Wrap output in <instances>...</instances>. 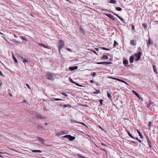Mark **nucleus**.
Segmentation results:
<instances>
[{"label": "nucleus", "instance_id": "61", "mask_svg": "<svg viewBox=\"0 0 158 158\" xmlns=\"http://www.w3.org/2000/svg\"><path fill=\"white\" fill-rule=\"evenodd\" d=\"M45 125H48V123H45Z\"/></svg>", "mask_w": 158, "mask_h": 158}, {"label": "nucleus", "instance_id": "1", "mask_svg": "<svg viewBox=\"0 0 158 158\" xmlns=\"http://www.w3.org/2000/svg\"><path fill=\"white\" fill-rule=\"evenodd\" d=\"M57 45L59 51L60 52V49L63 48L64 45V42L62 40H60Z\"/></svg>", "mask_w": 158, "mask_h": 158}, {"label": "nucleus", "instance_id": "15", "mask_svg": "<svg viewBox=\"0 0 158 158\" xmlns=\"http://www.w3.org/2000/svg\"><path fill=\"white\" fill-rule=\"evenodd\" d=\"M38 140L39 141L43 143H44V139L43 138H41L40 137H38Z\"/></svg>", "mask_w": 158, "mask_h": 158}, {"label": "nucleus", "instance_id": "33", "mask_svg": "<svg viewBox=\"0 0 158 158\" xmlns=\"http://www.w3.org/2000/svg\"><path fill=\"white\" fill-rule=\"evenodd\" d=\"M13 59H14V60L16 62V63H17L18 62V61L17 60V59H16V58L13 55Z\"/></svg>", "mask_w": 158, "mask_h": 158}, {"label": "nucleus", "instance_id": "9", "mask_svg": "<svg viewBox=\"0 0 158 158\" xmlns=\"http://www.w3.org/2000/svg\"><path fill=\"white\" fill-rule=\"evenodd\" d=\"M132 92L139 99H140V97L139 96V95L134 90H132Z\"/></svg>", "mask_w": 158, "mask_h": 158}, {"label": "nucleus", "instance_id": "29", "mask_svg": "<svg viewBox=\"0 0 158 158\" xmlns=\"http://www.w3.org/2000/svg\"><path fill=\"white\" fill-rule=\"evenodd\" d=\"M63 107L64 108H66L67 107H71V106L69 104H67V105H64L63 106Z\"/></svg>", "mask_w": 158, "mask_h": 158}, {"label": "nucleus", "instance_id": "40", "mask_svg": "<svg viewBox=\"0 0 158 158\" xmlns=\"http://www.w3.org/2000/svg\"><path fill=\"white\" fill-rule=\"evenodd\" d=\"M61 94L62 95H64V96H65L66 97H67L68 96V95L66 94L65 93H61Z\"/></svg>", "mask_w": 158, "mask_h": 158}, {"label": "nucleus", "instance_id": "4", "mask_svg": "<svg viewBox=\"0 0 158 158\" xmlns=\"http://www.w3.org/2000/svg\"><path fill=\"white\" fill-rule=\"evenodd\" d=\"M96 64H102L105 65H107L111 64L112 63L109 62H97L96 63Z\"/></svg>", "mask_w": 158, "mask_h": 158}, {"label": "nucleus", "instance_id": "17", "mask_svg": "<svg viewBox=\"0 0 158 158\" xmlns=\"http://www.w3.org/2000/svg\"><path fill=\"white\" fill-rule=\"evenodd\" d=\"M134 59V58L133 56H131L130 57V58H129L130 62L131 63H132L133 62Z\"/></svg>", "mask_w": 158, "mask_h": 158}, {"label": "nucleus", "instance_id": "51", "mask_svg": "<svg viewBox=\"0 0 158 158\" xmlns=\"http://www.w3.org/2000/svg\"><path fill=\"white\" fill-rule=\"evenodd\" d=\"M92 51L95 54H97V52H96L94 50V51L92 50Z\"/></svg>", "mask_w": 158, "mask_h": 158}, {"label": "nucleus", "instance_id": "11", "mask_svg": "<svg viewBox=\"0 0 158 158\" xmlns=\"http://www.w3.org/2000/svg\"><path fill=\"white\" fill-rule=\"evenodd\" d=\"M70 122L71 123H80V124H82V125H85L83 123H80V122H77V121H76L75 120H72V119H71L70 120Z\"/></svg>", "mask_w": 158, "mask_h": 158}, {"label": "nucleus", "instance_id": "38", "mask_svg": "<svg viewBox=\"0 0 158 158\" xmlns=\"http://www.w3.org/2000/svg\"><path fill=\"white\" fill-rule=\"evenodd\" d=\"M0 153H2V154H7V153L6 152H0ZM0 157H2V155H1L0 154Z\"/></svg>", "mask_w": 158, "mask_h": 158}, {"label": "nucleus", "instance_id": "36", "mask_svg": "<svg viewBox=\"0 0 158 158\" xmlns=\"http://www.w3.org/2000/svg\"><path fill=\"white\" fill-rule=\"evenodd\" d=\"M142 25L144 28H146L147 27V25L146 23H143L142 24Z\"/></svg>", "mask_w": 158, "mask_h": 158}, {"label": "nucleus", "instance_id": "42", "mask_svg": "<svg viewBox=\"0 0 158 158\" xmlns=\"http://www.w3.org/2000/svg\"><path fill=\"white\" fill-rule=\"evenodd\" d=\"M69 80L71 82H72L73 83H75V82H74L73 80L71 78H69Z\"/></svg>", "mask_w": 158, "mask_h": 158}, {"label": "nucleus", "instance_id": "8", "mask_svg": "<svg viewBox=\"0 0 158 158\" xmlns=\"http://www.w3.org/2000/svg\"><path fill=\"white\" fill-rule=\"evenodd\" d=\"M78 68V67L76 66L74 67H69V69L71 71H73L75 69H77Z\"/></svg>", "mask_w": 158, "mask_h": 158}, {"label": "nucleus", "instance_id": "54", "mask_svg": "<svg viewBox=\"0 0 158 158\" xmlns=\"http://www.w3.org/2000/svg\"><path fill=\"white\" fill-rule=\"evenodd\" d=\"M23 102H25V103H27V102H26V101L25 100H24L23 101Z\"/></svg>", "mask_w": 158, "mask_h": 158}, {"label": "nucleus", "instance_id": "46", "mask_svg": "<svg viewBox=\"0 0 158 158\" xmlns=\"http://www.w3.org/2000/svg\"><path fill=\"white\" fill-rule=\"evenodd\" d=\"M152 124V122H149L148 125L149 127H150Z\"/></svg>", "mask_w": 158, "mask_h": 158}, {"label": "nucleus", "instance_id": "60", "mask_svg": "<svg viewBox=\"0 0 158 158\" xmlns=\"http://www.w3.org/2000/svg\"><path fill=\"white\" fill-rule=\"evenodd\" d=\"M66 1L70 2V3H72L70 1H69L68 0H66Z\"/></svg>", "mask_w": 158, "mask_h": 158}, {"label": "nucleus", "instance_id": "14", "mask_svg": "<svg viewBox=\"0 0 158 158\" xmlns=\"http://www.w3.org/2000/svg\"><path fill=\"white\" fill-rule=\"evenodd\" d=\"M60 135H63L65 134H67L68 133L67 131H62L60 132Z\"/></svg>", "mask_w": 158, "mask_h": 158}, {"label": "nucleus", "instance_id": "22", "mask_svg": "<svg viewBox=\"0 0 158 158\" xmlns=\"http://www.w3.org/2000/svg\"><path fill=\"white\" fill-rule=\"evenodd\" d=\"M16 55L17 57H18L19 59H21V60L22 59H23V57L21 55L19 54H17Z\"/></svg>", "mask_w": 158, "mask_h": 158}, {"label": "nucleus", "instance_id": "45", "mask_svg": "<svg viewBox=\"0 0 158 158\" xmlns=\"http://www.w3.org/2000/svg\"><path fill=\"white\" fill-rule=\"evenodd\" d=\"M135 139H136L137 140H138L139 142L141 143V141L137 137L135 138Z\"/></svg>", "mask_w": 158, "mask_h": 158}, {"label": "nucleus", "instance_id": "34", "mask_svg": "<svg viewBox=\"0 0 158 158\" xmlns=\"http://www.w3.org/2000/svg\"><path fill=\"white\" fill-rule=\"evenodd\" d=\"M100 48L103 49V50H109L110 49H108V48H104V47H101Z\"/></svg>", "mask_w": 158, "mask_h": 158}, {"label": "nucleus", "instance_id": "49", "mask_svg": "<svg viewBox=\"0 0 158 158\" xmlns=\"http://www.w3.org/2000/svg\"><path fill=\"white\" fill-rule=\"evenodd\" d=\"M96 75V73L95 72H94L92 74V76L93 77H95Z\"/></svg>", "mask_w": 158, "mask_h": 158}, {"label": "nucleus", "instance_id": "47", "mask_svg": "<svg viewBox=\"0 0 158 158\" xmlns=\"http://www.w3.org/2000/svg\"><path fill=\"white\" fill-rule=\"evenodd\" d=\"M99 102H100L101 104V105H102V102H103V100H99Z\"/></svg>", "mask_w": 158, "mask_h": 158}, {"label": "nucleus", "instance_id": "50", "mask_svg": "<svg viewBox=\"0 0 158 158\" xmlns=\"http://www.w3.org/2000/svg\"><path fill=\"white\" fill-rule=\"evenodd\" d=\"M132 30H135V27H134V25H132Z\"/></svg>", "mask_w": 158, "mask_h": 158}, {"label": "nucleus", "instance_id": "28", "mask_svg": "<svg viewBox=\"0 0 158 158\" xmlns=\"http://www.w3.org/2000/svg\"><path fill=\"white\" fill-rule=\"evenodd\" d=\"M102 59H108L109 58L107 56L104 55L102 56Z\"/></svg>", "mask_w": 158, "mask_h": 158}, {"label": "nucleus", "instance_id": "58", "mask_svg": "<svg viewBox=\"0 0 158 158\" xmlns=\"http://www.w3.org/2000/svg\"><path fill=\"white\" fill-rule=\"evenodd\" d=\"M131 142H132V143H135V142L133 141H131Z\"/></svg>", "mask_w": 158, "mask_h": 158}, {"label": "nucleus", "instance_id": "31", "mask_svg": "<svg viewBox=\"0 0 158 158\" xmlns=\"http://www.w3.org/2000/svg\"><path fill=\"white\" fill-rule=\"evenodd\" d=\"M118 45V43L115 40L114 41L113 48L116 47Z\"/></svg>", "mask_w": 158, "mask_h": 158}, {"label": "nucleus", "instance_id": "21", "mask_svg": "<svg viewBox=\"0 0 158 158\" xmlns=\"http://www.w3.org/2000/svg\"><path fill=\"white\" fill-rule=\"evenodd\" d=\"M41 46H43V47H44V48H48V49H49V48L48 47V46L45 45L44 44H41V43H39V44Z\"/></svg>", "mask_w": 158, "mask_h": 158}, {"label": "nucleus", "instance_id": "52", "mask_svg": "<svg viewBox=\"0 0 158 158\" xmlns=\"http://www.w3.org/2000/svg\"><path fill=\"white\" fill-rule=\"evenodd\" d=\"M90 82L91 83H94V81L93 80H91L90 81Z\"/></svg>", "mask_w": 158, "mask_h": 158}, {"label": "nucleus", "instance_id": "6", "mask_svg": "<svg viewBox=\"0 0 158 158\" xmlns=\"http://www.w3.org/2000/svg\"><path fill=\"white\" fill-rule=\"evenodd\" d=\"M106 15L108 17L110 18V19H111L113 20H115V18H114V16L111 14H106Z\"/></svg>", "mask_w": 158, "mask_h": 158}, {"label": "nucleus", "instance_id": "43", "mask_svg": "<svg viewBox=\"0 0 158 158\" xmlns=\"http://www.w3.org/2000/svg\"><path fill=\"white\" fill-rule=\"evenodd\" d=\"M69 135H65L63 137H64V138H68L69 139Z\"/></svg>", "mask_w": 158, "mask_h": 158}, {"label": "nucleus", "instance_id": "56", "mask_svg": "<svg viewBox=\"0 0 158 158\" xmlns=\"http://www.w3.org/2000/svg\"><path fill=\"white\" fill-rule=\"evenodd\" d=\"M0 75H2V74L1 72V71L0 70Z\"/></svg>", "mask_w": 158, "mask_h": 158}, {"label": "nucleus", "instance_id": "13", "mask_svg": "<svg viewBox=\"0 0 158 158\" xmlns=\"http://www.w3.org/2000/svg\"><path fill=\"white\" fill-rule=\"evenodd\" d=\"M75 139V137L74 136H72L71 135H69V139L70 141H72L74 140Z\"/></svg>", "mask_w": 158, "mask_h": 158}, {"label": "nucleus", "instance_id": "57", "mask_svg": "<svg viewBox=\"0 0 158 158\" xmlns=\"http://www.w3.org/2000/svg\"><path fill=\"white\" fill-rule=\"evenodd\" d=\"M101 144L102 145H103V146L105 145L103 143H101Z\"/></svg>", "mask_w": 158, "mask_h": 158}, {"label": "nucleus", "instance_id": "25", "mask_svg": "<svg viewBox=\"0 0 158 158\" xmlns=\"http://www.w3.org/2000/svg\"><path fill=\"white\" fill-rule=\"evenodd\" d=\"M107 96L108 98L110 99H112V97L111 95V94L109 93H107Z\"/></svg>", "mask_w": 158, "mask_h": 158}, {"label": "nucleus", "instance_id": "20", "mask_svg": "<svg viewBox=\"0 0 158 158\" xmlns=\"http://www.w3.org/2000/svg\"><path fill=\"white\" fill-rule=\"evenodd\" d=\"M31 151L33 152H39V153H41V151L40 150H32Z\"/></svg>", "mask_w": 158, "mask_h": 158}, {"label": "nucleus", "instance_id": "19", "mask_svg": "<svg viewBox=\"0 0 158 158\" xmlns=\"http://www.w3.org/2000/svg\"><path fill=\"white\" fill-rule=\"evenodd\" d=\"M109 78L111 79H113L114 80H117L118 81H120L121 82H122V81H123V80H121L117 78H116L113 77H110Z\"/></svg>", "mask_w": 158, "mask_h": 158}, {"label": "nucleus", "instance_id": "24", "mask_svg": "<svg viewBox=\"0 0 158 158\" xmlns=\"http://www.w3.org/2000/svg\"><path fill=\"white\" fill-rule=\"evenodd\" d=\"M128 63V60H124L123 61V64H125L126 65H127Z\"/></svg>", "mask_w": 158, "mask_h": 158}, {"label": "nucleus", "instance_id": "16", "mask_svg": "<svg viewBox=\"0 0 158 158\" xmlns=\"http://www.w3.org/2000/svg\"><path fill=\"white\" fill-rule=\"evenodd\" d=\"M146 138H147V142H148V144L149 145V147H151V142H150V140L148 138V136H147L146 137Z\"/></svg>", "mask_w": 158, "mask_h": 158}, {"label": "nucleus", "instance_id": "55", "mask_svg": "<svg viewBox=\"0 0 158 158\" xmlns=\"http://www.w3.org/2000/svg\"><path fill=\"white\" fill-rule=\"evenodd\" d=\"M95 49L97 51H98V50H99V48H95Z\"/></svg>", "mask_w": 158, "mask_h": 158}, {"label": "nucleus", "instance_id": "26", "mask_svg": "<svg viewBox=\"0 0 158 158\" xmlns=\"http://www.w3.org/2000/svg\"><path fill=\"white\" fill-rule=\"evenodd\" d=\"M153 70H154V72L156 73V74H157V72L156 70V67L155 65H153Z\"/></svg>", "mask_w": 158, "mask_h": 158}, {"label": "nucleus", "instance_id": "30", "mask_svg": "<svg viewBox=\"0 0 158 158\" xmlns=\"http://www.w3.org/2000/svg\"><path fill=\"white\" fill-rule=\"evenodd\" d=\"M115 9L116 10L118 11H121L122 10V9L119 7H117L115 8Z\"/></svg>", "mask_w": 158, "mask_h": 158}, {"label": "nucleus", "instance_id": "2", "mask_svg": "<svg viewBox=\"0 0 158 158\" xmlns=\"http://www.w3.org/2000/svg\"><path fill=\"white\" fill-rule=\"evenodd\" d=\"M141 54V52H139L138 53L135 54V56L137 57V58L135 59V60L137 61L139 60L140 58Z\"/></svg>", "mask_w": 158, "mask_h": 158}, {"label": "nucleus", "instance_id": "63", "mask_svg": "<svg viewBox=\"0 0 158 158\" xmlns=\"http://www.w3.org/2000/svg\"><path fill=\"white\" fill-rule=\"evenodd\" d=\"M38 127H40L42 128V127H41V126H39H39H38Z\"/></svg>", "mask_w": 158, "mask_h": 158}, {"label": "nucleus", "instance_id": "10", "mask_svg": "<svg viewBox=\"0 0 158 158\" xmlns=\"http://www.w3.org/2000/svg\"><path fill=\"white\" fill-rule=\"evenodd\" d=\"M152 40H147L146 42L148 44V45L149 47L150 46V44H152Z\"/></svg>", "mask_w": 158, "mask_h": 158}, {"label": "nucleus", "instance_id": "3", "mask_svg": "<svg viewBox=\"0 0 158 158\" xmlns=\"http://www.w3.org/2000/svg\"><path fill=\"white\" fill-rule=\"evenodd\" d=\"M48 78L50 80H53L52 74L51 73H47Z\"/></svg>", "mask_w": 158, "mask_h": 158}, {"label": "nucleus", "instance_id": "64", "mask_svg": "<svg viewBox=\"0 0 158 158\" xmlns=\"http://www.w3.org/2000/svg\"><path fill=\"white\" fill-rule=\"evenodd\" d=\"M60 106H62V105H60Z\"/></svg>", "mask_w": 158, "mask_h": 158}, {"label": "nucleus", "instance_id": "37", "mask_svg": "<svg viewBox=\"0 0 158 158\" xmlns=\"http://www.w3.org/2000/svg\"><path fill=\"white\" fill-rule=\"evenodd\" d=\"M60 132H58L57 131H56V135L58 136H59V135H60Z\"/></svg>", "mask_w": 158, "mask_h": 158}, {"label": "nucleus", "instance_id": "23", "mask_svg": "<svg viewBox=\"0 0 158 158\" xmlns=\"http://www.w3.org/2000/svg\"><path fill=\"white\" fill-rule=\"evenodd\" d=\"M137 132L138 133V134L139 135L141 138H142V137H143V136L142 135V134L141 133V132L138 130H137Z\"/></svg>", "mask_w": 158, "mask_h": 158}, {"label": "nucleus", "instance_id": "41", "mask_svg": "<svg viewBox=\"0 0 158 158\" xmlns=\"http://www.w3.org/2000/svg\"><path fill=\"white\" fill-rule=\"evenodd\" d=\"M99 92V90H96V91L94 92V94H98Z\"/></svg>", "mask_w": 158, "mask_h": 158}, {"label": "nucleus", "instance_id": "12", "mask_svg": "<svg viewBox=\"0 0 158 158\" xmlns=\"http://www.w3.org/2000/svg\"><path fill=\"white\" fill-rule=\"evenodd\" d=\"M110 12H111L112 13H113V14H114V15H115L116 16L122 21H123V18H121L118 15L116 14H115L113 12H112L111 11H110Z\"/></svg>", "mask_w": 158, "mask_h": 158}, {"label": "nucleus", "instance_id": "35", "mask_svg": "<svg viewBox=\"0 0 158 158\" xmlns=\"http://www.w3.org/2000/svg\"><path fill=\"white\" fill-rule=\"evenodd\" d=\"M53 99H54V100L55 101H60V100H62V99H60V98H53Z\"/></svg>", "mask_w": 158, "mask_h": 158}, {"label": "nucleus", "instance_id": "62", "mask_svg": "<svg viewBox=\"0 0 158 158\" xmlns=\"http://www.w3.org/2000/svg\"><path fill=\"white\" fill-rule=\"evenodd\" d=\"M22 39H23V40H26V39H24L23 38H22Z\"/></svg>", "mask_w": 158, "mask_h": 158}, {"label": "nucleus", "instance_id": "39", "mask_svg": "<svg viewBox=\"0 0 158 158\" xmlns=\"http://www.w3.org/2000/svg\"><path fill=\"white\" fill-rule=\"evenodd\" d=\"M74 84H76V85H77L78 86H81V87L83 86H82V85H79V84L75 82V83H74Z\"/></svg>", "mask_w": 158, "mask_h": 158}, {"label": "nucleus", "instance_id": "32", "mask_svg": "<svg viewBox=\"0 0 158 158\" xmlns=\"http://www.w3.org/2000/svg\"><path fill=\"white\" fill-rule=\"evenodd\" d=\"M110 3H111L114 4L116 3V1L115 0H110Z\"/></svg>", "mask_w": 158, "mask_h": 158}, {"label": "nucleus", "instance_id": "27", "mask_svg": "<svg viewBox=\"0 0 158 158\" xmlns=\"http://www.w3.org/2000/svg\"><path fill=\"white\" fill-rule=\"evenodd\" d=\"M127 132V133H128V135L131 138H132L133 139H135V138L133 136H132V135H131V134L130 133V132L129 131H128Z\"/></svg>", "mask_w": 158, "mask_h": 158}, {"label": "nucleus", "instance_id": "7", "mask_svg": "<svg viewBox=\"0 0 158 158\" xmlns=\"http://www.w3.org/2000/svg\"><path fill=\"white\" fill-rule=\"evenodd\" d=\"M22 61L24 63L25 65L26 64V63L29 64V61L27 60L26 59H25L23 58V59L22 60Z\"/></svg>", "mask_w": 158, "mask_h": 158}, {"label": "nucleus", "instance_id": "53", "mask_svg": "<svg viewBox=\"0 0 158 158\" xmlns=\"http://www.w3.org/2000/svg\"><path fill=\"white\" fill-rule=\"evenodd\" d=\"M150 104H148L147 105V107L149 108L150 107Z\"/></svg>", "mask_w": 158, "mask_h": 158}, {"label": "nucleus", "instance_id": "44", "mask_svg": "<svg viewBox=\"0 0 158 158\" xmlns=\"http://www.w3.org/2000/svg\"><path fill=\"white\" fill-rule=\"evenodd\" d=\"M122 82L124 83H125V84H126L127 85H129L128 84L127 82H126V81H124L123 80V81H122Z\"/></svg>", "mask_w": 158, "mask_h": 158}, {"label": "nucleus", "instance_id": "18", "mask_svg": "<svg viewBox=\"0 0 158 158\" xmlns=\"http://www.w3.org/2000/svg\"><path fill=\"white\" fill-rule=\"evenodd\" d=\"M130 44L133 46H135L136 44V42L135 40H132L131 41Z\"/></svg>", "mask_w": 158, "mask_h": 158}, {"label": "nucleus", "instance_id": "59", "mask_svg": "<svg viewBox=\"0 0 158 158\" xmlns=\"http://www.w3.org/2000/svg\"><path fill=\"white\" fill-rule=\"evenodd\" d=\"M16 42H17V43H20V42H19V41H17V40H16Z\"/></svg>", "mask_w": 158, "mask_h": 158}, {"label": "nucleus", "instance_id": "5", "mask_svg": "<svg viewBox=\"0 0 158 158\" xmlns=\"http://www.w3.org/2000/svg\"><path fill=\"white\" fill-rule=\"evenodd\" d=\"M36 116L37 118L39 119H44L46 118V117L42 116L41 115L39 114H37L36 115Z\"/></svg>", "mask_w": 158, "mask_h": 158}, {"label": "nucleus", "instance_id": "48", "mask_svg": "<svg viewBox=\"0 0 158 158\" xmlns=\"http://www.w3.org/2000/svg\"><path fill=\"white\" fill-rule=\"evenodd\" d=\"M26 85H27V87L30 89H31V88H30V87L29 85L28 84H26Z\"/></svg>", "mask_w": 158, "mask_h": 158}]
</instances>
